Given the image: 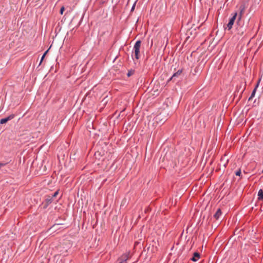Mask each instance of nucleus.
<instances>
[{"instance_id":"obj_1","label":"nucleus","mask_w":263,"mask_h":263,"mask_svg":"<svg viewBox=\"0 0 263 263\" xmlns=\"http://www.w3.org/2000/svg\"><path fill=\"white\" fill-rule=\"evenodd\" d=\"M141 46V41H137L134 47V56L135 57V58L137 60H138L139 59L140 57V48Z\"/></svg>"},{"instance_id":"obj_2","label":"nucleus","mask_w":263,"mask_h":263,"mask_svg":"<svg viewBox=\"0 0 263 263\" xmlns=\"http://www.w3.org/2000/svg\"><path fill=\"white\" fill-rule=\"evenodd\" d=\"M247 30V26H240L238 25V26L236 29V34L239 36H243Z\"/></svg>"},{"instance_id":"obj_3","label":"nucleus","mask_w":263,"mask_h":263,"mask_svg":"<svg viewBox=\"0 0 263 263\" xmlns=\"http://www.w3.org/2000/svg\"><path fill=\"white\" fill-rule=\"evenodd\" d=\"M237 16V13H235L234 15L233 16L232 18L229 21V23L227 25V27L228 28V29L230 30L232 28V26L234 24V23L235 22V20H236V17Z\"/></svg>"},{"instance_id":"obj_4","label":"nucleus","mask_w":263,"mask_h":263,"mask_svg":"<svg viewBox=\"0 0 263 263\" xmlns=\"http://www.w3.org/2000/svg\"><path fill=\"white\" fill-rule=\"evenodd\" d=\"M182 72V70L179 69L176 72L174 73V74L168 80V81H169L170 80L175 81L176 78H178L181 74Z\"/></svg>"},{"instance_id":"obj_5","label":"nucleus","mask_w":263,"mask_h":263,"mask_svg":"<svg viewBox=\"0 0 263 263\" xmlns=\"http://www.w3.org/2000/svg\"><path fill=\"white\" fill-rule=\"evenodd\" d=\"M14 117V115H11L7 118L2 119L0 120V124H3L7 123L8 121L12 120Z\"/></svg>"},{"instance_id":"obj_6","label":"nucleus","mask_w":263,"mask_h":263,"mask_svg":"<svg viewBox=\"0 0 263 263\" xmlns=\"http://www.w3.org/2000/svg\"><path fill=\"white\" fill-rule=\"evenodd\" d=\"M129 258V254H124L119 259V263H122L123 262L127 260Z\"/></svg>"},{"instance_id":"obj_7","label":"nucleus","mask_w":263,"mask_h":263,"mask_svg":"<svg viewBox=\"0 0 263 263\" xmlns=\"http://www.w3.org/2000/svg\"><path fill=\"white\" fill-rule=\"evenodd\" d=\"M200 257V254L198 252H195L194 253L193 257L191 258V260L193 261H197Z\"/></svg>"},{"instance_id":"obj_8","label":"nucleus","mask_w":263,"mask_h":263,"mask_svg":"<svg viewBox=\"0 0 263 263\" xmlns=\"http://www.w3.org/2000/svg\"><path fill=\"white\" fill-rule=\"evenodd\" d=\"M221 215V211L220 209H218L215 214L214 215V217L216 219H218L220 216Z\"/></svg>"},{"instance_id":"obj_9","label":"nucleus","mask_w":263,"mask_h":263,"mask_svg":"<svg viewBox=\"0 0 263 263\" xmlns=\"http://www.w3.org/2000/svg\"><path fill=\"white\" fill-rule=\"evenodd\" d=\"M258 199L263 200V191L261 189L259 190L258 193Z\"/></svg>"},{"instance_id":"obj_10","label":"nucleus","mask_w":263,"mask_h":263,"mask_svg":"<svg viewBox=\"0 0 263 263\" xmlns=\"http://www.w3.org/2000/svg\"><path fill=\"white\" fill-rule=\"evenodd\" d=\"M258 85H259V82L257 83V84L256 85V87H255L253 92H252V94H251L250 97L249 98V100H251L252 99V98L254 96L256 89H257V87L258 86Z\"/></svg>"},{"instance_id":"obj_11","label":"nucleus","mask_w":263,"mask_h":263,"mask_svg":"<svg viewBox=\"0 0 263 263\" xmlns=\"http://www.w3.org/2000/svg\"><path fill=\"white\" fill-rule=\"evenodd\" d=\"M53 201V199L51 198V197L49 196L48 198L46 199V202L47 204L49 203H50Z\"/></svg>"},{"instance_id":"obj_12","label":"nucleus","mask_w":263,"mask_h":263,"mask_svg":"<svg viewBox=\"0 0 263 263\" xmlns=\"http://www.w3.org/2000/svg\"><path fill=\"white\" fill-rule=\"evenodd\" d=\"M241 174L240 169H239L235 172V175L238 176H240Z\"/></svg>"},{"instance_id":"obj_13","label":"nucleus","mask_w":263,"mask_h":263,"mask_svg":"<svg viewBox=\"0 0 263 263\" xmlns=\"http://www.w3.org/2000/svg\"><path fill=\"white\" fill-rule=\"evenodd\" d=\"M59 194V192L58 191L55 192L52 195L51 198L53 199V198H54L57 196V195Z\"/></svg>"},{"instance_id":"obj_14","label":"nucleus","mask_w":263,"mask_h":263,"mask_svg":"<svg viewBox=\"0 0 263 263\" xmlns=\"http://www.w3.org/2000/svg\"><path fill=\"white\" fill-rule=\"evenodd\" d=\"M65 10V8L64 6L62 7L61 9H60V14H63L64 11Z\"/></svg>"},{"instance_id":"obj_15","label":"nucleus","mask_w":263,"mask_h":263,"mask_svg":"<svg viewBox=\"0 0 263 263\" xmlns=\"http://www.w3.org/2000/svg\"><path fill=\"white\" fill-rule=\"evenodd\" d=\"M48 52V50H47L44 53V54L43 55L42 57V59H41V63L42 62V61H43V59L44 58V57H45V55L46 54V53Z\"/></svg>"},{"instance_id":"obj_16","label":"nucleus","mask_w":263,"mask_h":263,"mask_svg":"<svg viewBox=\"0 0 263 263\" xmlns=\"http://www.w3.org/2000/svg\"><path fill=\"white\" fill-rule=\"evenodd\" d=\"M133 74V71H129L128 72V73H127V76H128V77H130Z\"/></svg>"},{"instance_id":"obj_17","label":"nucleus","mask_w":263,"mask_h":263,"mask_svg":"<svg viewBox=\"0 0 263 263\" xmlns=\"http://www.w3.org/2000/svg\"><path fill=\"white\" fill-rule=\"evenodd\" d=\"M5 163H0V169L1 168V167H2L3 166H5Z\"/></svg>"},{"instance_id":"obj_18","label":"nucleus","mask_w":263,"mask_h":263,"mask_svg":"<svg viewBox=\"0 0 263 263\" xmlns=\"http://www.w3.org/2000/svg\"><path fill=\"white\" fill-rule=\"evenodd\" d=\"M135 8V5H134V6H133L132 8V11H133Z\"/></svg>"},{"instance_id":"obj_19","label":"nucleus","mask_w":263,"mask_h":263,"mask_svg":"<svg viewBox=\"0 0 263 263\" xmlns=\"http://www.w3.org/2000/svg\"><path fill=\"white\" fill-rule=\"evenodd\" d=\"M244 9V7L241 9L240 13L241 14L242 13L243 10Z\"/></svg>"}]
</instances>
